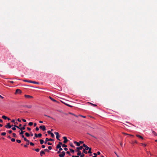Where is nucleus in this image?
<instances>
[{
    "mask_svg": "<svg viewBox=\"0 0 157 157\" xmlns=\"http://www.w3.org/2000/svg\"><path fill=\"white\" fill-rule=\"evenodd\" d=\"M23 81L24 82H30V83H34V84H39V82H37L34 81H31V80H24Z\"/></svg>",
    "mask_w": 157,
    "mask_h": 157,
    "instance_id": "f257e3e1",
    "label": "nucleus"
},
{
    "mask_svg": "<svg viewBox=\"0 0 157 157\" xmlns=\"http://www.w3.org/2000/svg\"><path fill=\"white\" fill-rule=\"evenodd\" d=\"M26 126V125H24V126L20 128L18 126L16 125H14V126L15 127H16L17 128L20 129L21 130H24L25 129V126Z\"/></svg>",
    "mask_w": 157,
    "mask_h": 157,
    "instance_id": "f03ea898",
    "label": "nucleus"
},
{
    "mask_svg": "<svg viewBox=\"0 0 157 157\" xmlns=\"http://www.w3.org/2000/svg\"><path fill=\"white\" fill-rule=\"evenodd\" d=\"M14 125H10V123H7V125H5V127L6 128H11V127L12 126H14Z\"/></svg>",
    "mask_w": 157,
    "mask_h": 157,
    "instance_id": "7ed1b4c3",
    "label": "nucleus"
},
{
    "mask_svg": "<svg viewBox=\"0 0 157 157\" xmlns=\"http://www.w3.org/2000/svg\"><path fill=\"white\" fill-rule=\"evenodd\" d=\"M54 140L53 139H51V138L48 139V138H46L45 139V141L44 142V144H47V142H48V141H53Z\"/></svg>",
    "mask_w": 157,
    "mask_h": 157,
    "instance_id": "20e7f679",
    "label": "nucleus"
},
{
    "mask_svg": "<svg viewBox=\"0 0 157 157\" xmlns=\"http://www.w3.org/2000/svg\"><path fill=\"white\" fill-rule=\"evenodd\" d=\"M54 133L56 135V138L57 140H60V139L59 138L60 136L59 135V133L57 132H55Z\"/></svg>",
    "mask_w": 157,
    "mask_h": 157,
    "instance_id": "39448f33",
    "label": "nucleus"
},
{
    "mask_svg": "<svg viewBox=\"0 0 157 157\" xmlns=\"http://www.w3.org/2000/svg\"><path fill=\"white\" fill-rule=\"evenodd\" d=\"M65 152L64 151H62L61 154H60L59 155V156L60 157H63L65 156Z\"/></svg>",
    "mask_w": 157,
    "mask_h": 157,
    "instance_id": "423d86ee",
    "label": "nucleus"
},
{
    "mask_svg": "<svg viewBox=\"0 0 157 157\" xmlns=\"http://www.w3.org/2000/svg\"><path fill=\"white\" fill-rule=\"evenodd\" d=\"M40 129H42L43 131H45L46 130L45 126L41 125L40 126Z\"/></svg>",
    "mask_w": 157,
    "mask_h": 157,
    "instance_id": "0eeeda50",
    "label": "nucleus"
},
{
    "mask_svg": "<svg viewBox=\"0 0 157 157\" xmlns=\"http://www.w3.org/2000/svg\"><path fill=\"white\" fill-rule=\"evenodd\" d=\"M63 138L64 139L63 142L65 144L68 141V140L67 139V137L66 136H64L63 137Z\"/></svg>",
    "mask_w": 157,
    "mask_h": 157,
    "instance_id": "6e6552de",
    "label": "nucleus"
},
{
    "mask_svg": "<svg viewBox=\"0 0 157 157\" xmlns=\"http://www.w3.org/2000/svg\"><path fill=\"white\" fill-rule=\"evenodd\" d=\"M42 136V134L41 133H39L38 134H36V133L35 134V136L36 137H41Z\"/></svg>",
    "mask_w": 157,
    "mask_h": 157,
    "instance_id": "1a4fd4ad",
    "label": "nucleus"
},
{
    "mask_svg": "<svg viewBox=\"0 0 157 157\" xmlns=\"http://www.w3.org/2000/svg\"><path fill=\"white\" fill-rule=\"evenodd\" d=\"M85 147V148L84 149L86 150H88V149H89V147H88L87 145H86L85 144H83V147Z\"/></svg>",
    "mask_w": 157,
    "mask_h": 157,
    "instance_id": "9d476101",
    "label": "nucleus"
},
{
    "mask_svg": "<svg viewBox=\"0 0 157 157\" xmlns=\"http://www.w3.org/2000/svg\"><path fill=\"white\" fill-rule=\"evenodd\" d=\"M25 97L26 98H33V97L32 96L26 95V94H25Z\"/></svg>",
    "mask_w": 157,
    "mask_h": 157,
    "instance_id": "9b49d317",
    "label": "nucleus"
},
{
    "mask_svg": "<svg viewBox=\"0 0 157 157\" xmlns=\"http://www.w3.org/2000/svg\"><path fill=\"white\" fill-rule=\"evenodd\" d=\"M21 93V91L19 89H17L16 90V92H15L16 94H17V93L20 94Z\"/></svg>",
    "mask_w": 157,
    "mask_h": 157,
    "instance_id": "f8f14e48",
    "label": "nucleus"
},
{
    "mask_svg": "<svg viewBox=\"0 0 157 157\" xmlns=\"http://www.w3.org/2000/svg\"><path fill=\"white\" fill-rule=\"evenodd\" d=\"M40 156H42L43 154L44 155L45 154V152H44V151H41L40 152Z\"/></svg>",
    "mask_w": 157,
    "mask_h": 157,
    "instance_id": "ddd939ff",
    "label": "nucleus"
},
{
    "mask_svg": "<svg viewBox=\"0 0 157 157\" xmlns=\"http://www.w3.org/2000/svg\"><path fill=\"white\" fill-rule=\"evenodd\" d=\"M74 143L75 144H76V145L77 146H80V144L79 143L77 142V141H74Z\"/></svg>",
    "mask_w": 157,
    "mask_h": 157,
    "instance_id": "4468645a",
    "label": "nucleus"
},
{
    "mask_svg": "<svg viewBox=\"0 0 157 157\" xmlns=\"http://www.w3.org/2000/svg\"><path fill=\"white\" fill-rule=\"evenodd\" d=\"M83 148V146H80L79 147H76L77 149V150L79 151L80 150H82Z\"/></svg>",
    "mask_w": 157,
    "mask_h": 157,
    "instance_id": "2eb2a0df",
    "label": "nucleus"
},
{
    "mask_svg": "<svg viewBox=\"0 0 157 157\" xmlns=\"http://www.w3.org/2000/svg\"><path fill=\"white\" fill-rule=\"evenodd\" d=\"M151 131H152V133L155 136H156L157 135V134L156 133V132L153 130L151 129Z\"/></svg>",
    "mask_w": 157,
    "mask_h": 157,
    "instance_id": "dca6fc26",
    "label": "nucleus"
},
{
    "mask_svg": "<svg viewBox=\"0 0 157 157\" xmlns=\"http://www.w3.org/2000/svg\"><path fill=\"white\" fill-rule=\"evenodd\" d=\"M23 106L25 107H26L28 108H31L32 107V106L31 105H25Z\"/></svg>",
    "mask_w": 157,
    "mask_h": 157,
    "instance_id": "f3484780",
    "label": "nucleus"
},
{
    "mask_svg": "<svg viewBox=\"0 0 157 157\" xmlns=\"http://www.w3.org/2000/svg\"><path fill=\"white\" fill-rule=\"evenodd\" d=\"M76 151L78 152V153L77 154V155L81 156L82 154L81 153V151L78 150H77Z\"/></svg>",
    "mask_w": 157,
    "mask_h": 157,
    "instance_id": "a211bd4d",
    "label": "nucleus"
},
{
    "mask_svg": "<svg viewBox=\"0 0 157 157\" xmlns=\"http://www.w3.org/2000/svg\"><path fill=\"white\" fill-rule=\"evenodd\" d=\"M44 116H46L47 117H49V118H51L52 119H53V120H55V119L54 118H53V117H50L49 116H48V115H46V114H44Z\"/></svg>",
    "mask_w": 157,
    "mask_h": 157,
    "instance_id": "6ab92c4d",
    "label": "nucleus"
},
{
    "mask_svg": "<svg viewBox=\"0 0 157 157\" xmlns=\"http://www.w3.org/2000/svg\"><path fill=\"white\" fill-rule=\"evenodd\" d=\"M89 151L88 152V153L90 154H91L92 153V152L91 151V148L89 147V149H88Z\"/></svg>",
    "mask_w": 157,
    "mask_h": 157,
    "instance_id": "aec40b11",
    "label": "nucleus"
},
{
    "mask_svg": "<svg viewBox=\"0 0 157 157\" xmlns=\"http://www.w3.org/2000/svg\"><path fill=\"white\" fill-rule=\"evenodd\" d=\"M40 144H42L44 143V140H43L40 139Z\"/></svg>",
    "mask_w": 157,
    "mask_h": 157,
    "instance_id": "412c9836",
    "label": "nucleus"
},
{
    "mask_svg": "<svg viewBox=\"0 0 157 157\" xmlns=\"http://www.w3.org/2000/svg\"><path fill=\"white\" fill-rule=\"evenodd\" d=\"M86 150V149H84V148H83L82 151H83V153H84L85 154H87L88 152Z\"/></svg>",
    "mask_w": 157,
    "mask_h": 157,
    "instance_id": "4be33fe9",
    "label": "nucleus"
},
{
    "mask_svg": "<svg viewBox=\"0 0 157 157\" xmlns=\"http://www.w3.org/2000/svg\"><path fill=\"white\" fill-rule=\"evenodd\" d=\"M136 136L139 137V138H140L142 139H143V138L141 136L139 135H136Z\"/></svg>",
    "mask_w": 157,
    "mask_h": 157,
    "instance_id": "5701e85b",
    "label": "nucleus"
},
{
    "mask_svg": "<svg viewBox=\"0 0 157 157\" xmlns=\"http://www.w3.org/2000/svg\"><path fill=\"white\" fill-rule=\"evenodd\" d=\"M49 98L53 101L54 102H56L57 101L55 100V99H53V98H52L51 97H50Z\"/></svg>",
    "mask_w": 157,
    "mask_h": 157,
    "instance_id": "b1692460",
    "label": "nucleus"
},
{
    "mask_svg": "<svg viewBox=\"0 0 157 157\" xmlns=\"http://www.w3.org/2000/svg\"><path fill=\"white\" fill-rule=\"evenodd\" d=\"M21 130V132L19 133L20 135H23L24 133V132L25 131H23V130Z\"/></svg>",
    "mask_w": 157,
    "mask_h": 157,
    "instance_id": "393cba45",
    "label": "nucleus"
},
{
    "mask_svg": "<svg viewBox=\"0 0 157 157\" xmlns=\"http://www.w3.org/2000/svg\"><path fill=\"white\" fill-rule=\"evenodd\" d=\"M65 105H67V106H69V107H72L73 106H72V105H71L68 104H67V103H63Z\"/></svg>",
    "mask_w": 157,
    "mask_h": 157,
    "instance_id": "a878e982",
    "label": "nucleus"
},
{
    "mask_svg": "<svg viewBox=\"0 0 157 157\" xmlns=\"http://www.w3.org/2000/svg\"><path fill=\"white\" fill-rule=\"evenodd\" d=\"M2 118L5 120H6L7 118V117L4 115L2 116Z\"/></svg>",
    "mask_w": 157,
    "mask_h": 157,
    "instance_id": "bb28decb",
    "label": "nucleus"
},
{
    "mask_svg": "<svg viewBox=\"0 0 157 157\" xmlns=\"http://www.w3.org/2000/svg\"><path fill=\"white\" fill-rule=\"evenodd\" d=\"M69 113L70 114H71V115H73L75 116V117H78V116H77L76 115H75V114L73 113Z\"/></svg>",
    "mask_w": 157,
    "mask_h": 157,
    "instance_id": "cd10ccee",
    "label": "nucleus"
},
{
    "mask_svg": "<svg viewBox=\"0 0 157 157\" xmlns=\"http://www.w3.org/2000/svg\"><path fill=\"white\" fill-rule=\"evenodd\" d=\"M60 147H61V145H59V144H58L56 146V148L57 149H58V148H60Z\"/></svg>",
    "mask_w": 157,
    "mask_h": 157,
    "instance_id": "c85d7f7f",
    "label": "nucleus"
},
{
    "mask_svg": "<svg viewBox=\"0 0 157 157\" xmlns=\"http://www.w3.org/2000/svg\"><path fill=\"white\" fill-rule=\"evenodd\" d=\"M24 140L25 141H27L28 142H29V140H28L25 137L24 138Z\"/></svg>",
    "mask_w": 157,
    "mask_h": 157,
    "instance_id": "c756f323",
    "label": "nucleus"
},
{
    "mask_svg": "<svg viewBox=\"0 0 157 157\" xmlns=\"http://www.w3.org/2000/svg\"><path fill=\"white\" fill-rule=\"evenodd\" d=\"M25 135L27 137H29L30 136L28 132L25 133Z\"/></svg>",
    "mask_w": 157,
    "mask_h": 157,
    "instance_id": "7c9ffc66",
    "label": "nucleus"
},
{
    "mask_svg": "<svg viewBox=\"0 0 157 157\" xmlns=\"http://www.w3.org/2000/svg\"><path fill=\"white\" fill-rule=\"evenodd\" d=\"M50 135L52 138H54L55 137V136L53 133L52 132Z\"/></svg>",
    "mask_w": 157,
    "mask_h": 157,
    "instance_id": "2f4dec72",
    "label": "nucleus"
},
{
    "mask_svg": "<svg viewBox=\"0 0 157 157\" xmlns=\"http://www.w3.org/2000/svg\"><path fill=\"white\" fill-rule=\"evenodd\" d=\"M33 123L32 122H30L28 124L29 126H32L33 125Z\"/></svg>",
    "mask_w": 157,
    "mask_h": 157,
    "instance_id": "473e14b6",
    "label": "nucleus"
},
{
    "mask_svg": "<svg viewBox=\"0 0 157 157\" xmlns=\"http://www.w3.org/2000/svg\"><path fill=\"white\" fill-rule=\"evenodd\" d=\"M70 145L72 147H75V146L73 145V144L72 143L70 144Z\"/></svg>",
    "mask_w": 157,
    "mask_h": 157,
    "instance_id": "72a5a7b5",
    "label": "nucleus"
},
{
    "mask_svg": "<svg viewBox=\"0 0 157 157\" xmlns=\"http://www.w3.org/2000/svg\"><path fill=\"white\" fill-rule=\"evenodd\" d=\"M62 147H67V145L65 144H62Z\"/></svg>",
    "mask_w": 157,
    "mask_h": 157,
    "instance_id": "f704fd0d",
    "label": "nucleus"
},
{
    "mask_svg": "<svg viewBox=\"0 0 157 157\" xmlns=\"http://www.w3.org/2000/svg\"><path fill=\"white\" fill-rule=\"evenodd\" d=\"M87 134H88V135H90V136H92V137H94V138H96V137H95L94 136H93V135H91V134H90L89 133H87Z\"/></svg>",
    "mask_w": 157,
    "mask_h": 157,
    "instance_id": "c9c22d12",
    "label": "nucleus"
},
{
    "mask_svg": "<svg viewBox=\"0 0 157 157\" xmlns=\"http://www.w3.org/2000/svg\"><path fill=\"white\" fill-rule=\"evenodd\" d=\"M13 136L14 137H17V136L16 135V134L15 133H13Z\"/></svg>",
    "mask_w": 157,
    "mask_h": 157,
    "instance_id": "e433bc0d",
    "label": "nucleus"
},
{
    "mask_svg": "<svg viewBox=\"0 0 157 157\" xmlns=\"http://www.w3.org/2000/svg\"><path fill=\"white\" fill-rule=\"evenodd\" d=\"M34 150L36 152H39L40 151V149L39 148H36L34 149Z\"/></svg>",
    "mask_w": 157,
    "mask_h": 157,
    "instance_id": "4c0bfd02",
    "label": "nucleus"
},
{
    "mask_svg": "<svg viewBox=\"0 0 157 157\" xmlns=\"http://www.w3.org/2000/svg\"><path fill=\"white\" fill-rule=\"evenodd\" d=\"M70 151L71 152H72L73 153H74V151L72 149H70Z\"/></svg>",
    "mask_w": 157,
    "mask_h": 157,
    "instance_id": "58836bf2",
    "label": "nucleus"
},
{
    "mask_svg": "<svg viewBox=\"0 0 157 157\" xmlns=\"http://www.w3.org/2000/svg\"><path fill=\"white\" fill-rule=\"evenodd\" d=\"M6 133L5 132H2L1 133V135L2 136H5L6 135Z\"/></svg>",
    "mask_w": 157,
    "mask_h": 157,
    "instance_id": "ea45409f",
    "label": "nucleus"
},
{
    "mask_svg": "<svg viewBox=\"0 0 157 157\" xmlns=\"http://www.w3.org/2000/svg\"><path fill=\"white\" fill-rule=\"evenodd\" d=\"M69 155L71 156V154L70 153L69 151H67L66 152Z\"/></svg>",
    "mask_w": 157,
    "mask_h": 157,
    "instance_id": "a19ab883",
    "label": "nucleus"
},
{
    "mask_svg": "<svg viewBox=\"0 0 157 157\" xmlns=\"http://www.w3.org/2000/svg\"><path fill=\"white\" fill-rule=\"evenodd\" d=\"M16 141H17V143H20L21 142V140H16Z\"/></svg>",
    "mask_w": 157,
    "mask_h": 157,
    "instance_id": "79ce46f5",
    "label": "nucleus"
},
{
    "mask_svg": "<svg viewBox=\"0 0 157 157\" xmlns=\"http://www.w3.org/2000/svg\"><path fill=\"white\" fill-rule=\"evenodd\" d=\"M11 141L13 142H14L15 141V139L14 138H12L11 139Z\"/></svg>",
    "mask_w": 157,
    "mask_h": 157,
    "instance_id": "37998d69",
    "label": "nucleus"
},
{
    "mask_svg": "<svg viewBox=\"0 0 157 157\" xmlns=\"http://www.w3.org/2000/svg\"><path fill=\"white\" fill-rule=\"evenodd\" d=\"M85 156V155L83 154V153H82V155L80 156V157H83Z\"/></svg>",
    "mask_w": 157,
    "mask_h": 157,
    "instance_id": "c03bdc74",
    "label": "nucleus"
},
{
    "mask_svg": "<svg viewBox=\"0 0 157 157\" xmlns=\"http://www.w3.org/2000/svg\"><path fill=\"white\" fill-rule=\"evenodd\" d=\"M93 154L94 155V156H93V157H97V154L96 153H94Z\"/></svg>",
    "mask_w": 157,
    "mask_h": 157,
    "instance_id": "a18cd8bd",
    "label": "nucleus"
},
{
    "mask_svg": "<svg viewBox=\"0 0 157 157\" xmlns=\"http://www.w3.org/2000/svg\"><path fill=\"white\" fill-rule=\"evenodd\" d=\"M44 151L48 152H49V151L47 149H44Z\"/></svg>",
    "mask_w": 157,
    "mask_h": 157,
    "instance_id": "49530a36",
    "label": "nucleus"
},
{
    "mask_svg": "<svg viewBox=\"0 0 157 157\" xmlns=\"http://www.w3.org/2000/svg\"><path fill=\"white\" fill-rule=\"evenodd\" d=\"M16 127H13L12 128V129L13 130H16Z\"/></svg>",
    "mask_w": 157,
    "mask_h": 157,
    "instance_id": "de8ad7c7",
    "label": "nucleus"
},
{
    "mask_svg": "<svg viewBox=\"0 0 157 157\" xmlns=\"http://www.w3.org/2000/svg\"><path fill=\"white\" fill-rule=\"evenodd\" d=\"M47 132L49 134H51V133H52L51 131H48Z\"/></svg>",
    "mask_w": 157,
    "mask_h": 157,
    "instance_id": "09e8293b",
    "label": "nucleus"
},
{
    "mask_svg": "<svg viewBox=\"0 0 157 157\" xmlns=\"http://www.w3.org/2000/svg\"><path fill=\"white\" fill-rule=\"evenodd\" d=\"M91 105H93V106H96L97 105H96V104H93L92 103H90Z\"/></svg>",
    "mask_w": 157,
    "mask_h": 157,
    "instance_id": "8fccbe9b",
    "label": "nucleus"
},
{
    "mask_svg": "<svg viewBox=\"0 0 157 157\" xmlns=\"http://www.w3.org/2000/svg\"><path fill=\"white\" fill-rule=\"evenodd\" d=\"M48 149L49 150H51L52 149V147L51 146H49L48 147Z\"/></svg>",
    "mask_w": 157,
    "mask_h": 157,
    "instance_id": "3c124183",
    "label": "nucleus"
},
{
    "mask_svg": "<svg viewBox=\"0 0 157 157\" xmlns=\"http://www.w3.org/2000/svg\"><path fill=\"white\" fill-rule=\"evenodd\" d=\"M30 144L31 146H33V145H34V144L33 143H32V142H30Z\"/></svg>",
    "mask_w": 157,
    "mask_h": 157,
    "instance_id": "603ef678",
    "label": "nucleus"
},
{
    "mask_svg": "<svg viewBox=\"0 0 157 157\" xmlns=\"http://www.w3.org/2000/svg\"><path fill=\"white\" fill-rule=\"evenodd\" d=\"M36 131H38L39 130V128L38 127H36Z\"/></svg>",
    "mask_w": 157,
    "mask_h": 157,
    "instance_id": "864d4df0",
    "label": "nucleus"
},
{
    "mask_svg": "<svg viewBox=\"0 0 157 157\" xmlns=\"http://www.w3.org/2000/svg\"><path fill=\"white\" fill-rule=\"evenodd\" d=\"M48 144V145H52V144L51 143H50V142H48V143H47Z\"/></svg>",
    "mask_w": 157,
    "mask_h": 157,
    "instance_id": "5fc2aeb1",
    "label": "nucleus"
},
{
    "mask_svg": "<svg viewBox=\"0 0 157 157\" xmlns=\"http://www.w3.org/2000/svg\"><path fill=\"white\" fill-rule=\"evenodd\" d=\"M41 147L42 148H44L45 147V146L44 145H42L41 146Z\"/></svg>",
    "mask_w": 157,
    "mask_h": 157,
    "instance_id": "6e6d98bb",
    "label": "nucleus"
},
{
    "mask_svg": "<svg viewBox=\"0 0 157 157\" xmlns=\"http://www.w3.org/2000/svg\"><path fill=\"white\" fill-rule=\"evenodd\" d=\"M114 153L117 157H120L116 152H114Z\"/></svg>",
    "mask_w": 157,
    "mask_h": 157,
    "instance_id": "4d7b16f0",
    "label": "nucleus"
},
{
    "mask_svg": "<svg viewBox=\"0 0 157 157\" xmlns=\"http://www.w3.org/2000/svg\"><path fill=\"white\" fill-rule=\"evenodd\" d=\"M79 116H80L81 117H83V118H86V117L85 116H84L81 115H79Z\"/></svg>",
    "mask_w": 157,
    "mask_h": 157,
    "instance_id": "13d9d810",
    "label": "nucleus"
},
{
    "mask_svg": "<svg viewBox=\"0 0 157 157\" xmlns=\"http://www.w3.org/2000/svg\"><path fill=\"white\" fill-rule=\"evenodd\" d=\"M59 144V145H62V142H59V144Z\"/></svg>",
    "mask_w": 157,
    "mask_h": 157,
    "instance_id": "bf43d9fd",
    "label": "nucleus"
},
{
    "mask_svg": "<svg viewBox=\"0 0 157 157\" xmlns=\"http://www.w3.org/2000/svg\"><path fill=\"white\" fill-rule=\"evenodd\" d=\"M8 132L10 133V134L11 133H12V131L11 130H9V131H8Z\"/></svg>",
    "mask_w": 157,
    "mask_h": 157,
    "instance_id": "052dcab7",
    "label": "nucleus"
},
{
    "mask_svg": "<svg viewBox=\"0 0 157 157\" xmlns=\"http://www.w3.org/2000/svg\"><path fill=\"white\" fill-rule=\"evenodd\" d=\"M17 121H18V122H21V120L19 119V118H18L17 120Z\"/></svg>",
    "mask_w": 157,
    "mask_h": 157,
    "instance_id": "680f3d73",
    "label": "nucleus"
},
{
    "mask_svg": "<svg viewBox=\"0 0 157 157\" xmlns=\"http://www.w3.org/2000/svg\"><path fill=\"white\" fill-rule=\"evenodd\" d=\"M22 120L23 122H26V120L25 119H22Z\"/></svg>",
    "mask_w": 157,
    "mask_h": 157,
    "instance_id": "e2e57ef3",
    "label": "nucleus"
},
{
    "mask_svg": "<svg viewBox=\"0 0 157 157\" xmlns=\"http://www.w3.org/2000/svg\"><path fill=\"white\" fill-rule=\"evenodd\" d=\"M143 145L144 147H146V144H142Z\"/></svg>",
    "mask_w": 157,
    "mask_h": 157,
    "instance_id": "0e129e2a",
    "label": "nucleus"
},
{
    "mask_svg": "<svg viewBox=\"0 0 157 157\" xmlns=\"http://www.w3.org/2000/svg\"><path fill=\"white\" fill-rule=\"evenodd\" d=\"M63 150V149L60 147V148H59V151H61Z\"/></svg>",
    "mask_w": 157,
    "mask_h": 157,
    "instance_id": "69168bd1",
    "label": "nucleus"
},
{
    "mask_svg": "<svg viewBox=\"0 0 157 157\" xmlns=\"http://www.w3.org/2000/svg\"><path fill=\"white\" fill-rule=\"evenodd\" d=\"M27 129H28V130H29V131H30V130H31V128H29V127H27Z\"/></svg>",
    "mask_w": 157,
    "mask_h": 157,
    "instance_id": "338daca9",
    "label": "nucleus"
},
{
    "mask_svg": "<svg viewBox=\"0 0 157 157\" xmlns=\"http://www.w3.org/2000/svg\"><path fill=\"white\" fill-rule=\"evenodd\" d=\"M64 150H65V151H67V150L68 149L66 147H65L64 148Z\"/></svg>",
    "mask_w": 157,
    "mask_h": 157,
    "instance_id": "774afa93",
    "label": "nucleus"
}]
</instances>
